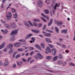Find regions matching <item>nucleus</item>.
Listing matches in <instances>:
<instances>
[{
    "mask_svg": "<svg viewBox=\"0 0 75 75\" xmlns=\"http://www.w3.org/2000/svg\"><path fill=\"white\" fill-rule=\"evenodd\" d=\"M28 54H28V53H26V54H25L26 56H28Z\"/></svg>",
    "mask_w": 75,
    "mask_h": 75,
    "instance_id": "61",
    "label": "nucleus"
},
{
    "mask_svg": "<svg viewBox=\"0 0 75 75\" xmlns=\"http://www.w3.org/2000/svg\"><path fill=\"white\" fill-rule=\"evenodd\" d=\"M38 5L39 7H42V3L41 1H38Z\"/></svg>",
    "mask_w": 75,
    "mask_h": 75,
    "instance_id": "9",
    "label": "nucleus"
},
{
    "mask_svg": "<svg viewBox=\"0 0 75 75\" xmlns=\"http://www.w3.org/2000/svg\"><path fill=\"white\" fill-rule=\"evenodd\" d=\"M58 58V57L57 56L54 57L53 59V61H56V60H57Z\"/></svg>",
    "mask_w": 75,
    "mask_h": 75,
    "instance_id": "19",
    "label": "nucleus"
},
{
    "mask_svg": "<svg viewBox=\"0 0 75 75\" xmlns=\"http://www.w3.org/2000/svg\"><path fill=\"white\" fill-rule=\"evenodd\" d=\"M24 24L26 25V26H27L28 27H30V25L27 24V22H26V21H24Z\"/></svg>",
    "mask_w": 75,
    "mask_h": 75,
    "instance_id": "26",
    "label": "nucleus"
},
{
    "mask_svg": "<svg viewBox=\"0 0 75 75\" xmlns=\"http://www.w3.org/2000/svg\"><path fill=\"white\" fill-rule=\"evenodd\" d=\"M2 65V62L1 61L0 62V65Z\"/></svg>",
    "mask_w": 75,
    "mask_h": 75,
    "instance_id": "60",
    "label": "nucleus"
},
{
    "mask_svg": "<svg viewBox=\"0 0 75 75\" xmlns=\"http://www.w3.org/2000/svg\"><path fill=\"white\" fill-rule=\"evenodd\" d=\"M11 11L12 13H14V12H16V10L13 8L11 9Z\"/></svg>",
    "mask_w": 75,
    "mask_h": 75,
    "instance_id": "43",
    "label": "nucleus"
},
{
    "mask_svg": "<svg viewBox=\"0 0 75 75\" xmlns=\"http://www.w3.org/2000/svg\"><path fill=\"white\" fill-rule=\"evenodd\" d=\"M40 45L42 48H45V45L43 43H41Z\"/></svg>",
    "mask_w": 75,
    "mask_h": 75,
    "instance_id": "23",
    "label": "nucleus"
},
{
    "mask_svg": "<svg viewBox=\"0 0 75 75\" xmlns=\"http://www.w3.org/2000/svg\"><path fill=\"white\" fill-rule=\"evenodd\" d=\"M45 12V14H48L49 13V11H48V10H45L44 11Z\"/></svg>",
    "mask_w": 75,
    "mask_h": 75,
    "instance_id": "27",
    "label": "nucleus"
},
{
    "mask_svg": "<svg viewBox=\"0 0 75 75\" xmlns=\"http://www.w3.org/2000/svg\"><path fill=\"white\" fill-rule=\"evenodd\" d=\"M74 34H75V37L73 39V40H74V41H75V31Z\"/></svg>",
    "mask_w": 75,
    "mask_h": 75,
    "instance_id": "63",
    "label": "nucleus"
},
{
    "mask_svg": "<svg viewBox=\"0 0 75 75\" xmlns=\"http://www.w3.org/2000/svg\"><path fill=\"white\" fill-rule=\"evenodd\" d=\"M37 56H38V58H39V59H42V56H41V55L40 54V53H38L37 54Z\"/></svg>",
    "mask_w": 75,
    "mask_h": 75,
    "instance_id": "13",
    "label": "nucleus"
},
{
    "mask_svg": "<svg viewBox=\"0 0 75 75\" xmlns=\"http://www.w3.org/2000/svg\"><path fill=\"white\" fill-rule=\"evenodd\" d=\"M46 58L47 59L49 60L51 59L52 58V57L50 56H47L46 57Z\"/></svg>",
    "mask_w": 75,
    "mask_h": 75,
    "instance_id": "24",
    "label": "nucleus"
},
{
    "mask_svg": "<svg viewBox=\"0 0 75 75\" xmlns=\"http://www.w3.org/2000/svg\"><path fill=\"white\" fill-rule=\"evenodd\" d=\"M1 23H3V24H4V23H6V22H3V21H2V20H1Z\"/></svg>",
    "mask_w": 75,
    "mask_h": 75,
    "instance_id": "59",
    "label": "nucleus"
},
{
    "mask_svg": "<svg viewBox=\"0 0 75 75\" xmlns=\"http://www.w3.org/2000/svg\"><path fill=\"white\" fill-rule=\"evenodd\" d=\"M34 52H31L30 53V55H32V54H34Z\"/></svg>",
    "mask_w": 75,
    "mask_h": 75,
    "instance_id": "53",
    "label": "nucleus"
},
{
    "mask_svg": "<svg viewBox=\"0 0 75 75\" xmlns=\"http://www.w3.org/2000/svg\"><path fill=\"white\" fill-rule=\"evenodd\" d=\"M13 45L11 44H9L8 46V48H9L11 50L12 48H13Z\"/></svg>",
    "mask_w": 75,
    "mask_h": 75,
    "instance_id": "15",
    "label": "nucleus"
},
{
    "mask_svg": "<svg viewBox=\"0 0 75 75\" xmlns=\"http://www.w3.org/2000/svg\"><path fill=\"white\" fill-rule=\"evenodd\" d=\"M64 63H63V65L64 66V65H66V62H65L64 63Z\"/></svg>",
    "mask_w": 75,
    "mask_h": 75,
    "instance_id": "57",
    "label": "nucleus"
},
{
    "mask_svg": "<svg viewBox=\"0 0 75 75\" xmlns=\"http://www.w3.org/2000/svg\"><path fill=\"white\" fill-rule=\"evenodd\" d=\"M13 50H11L9 51V54H11V53L13 52Z\"/></svg>",
    "mask_w": 75,
    "mask_h": 75,
    "instance_id": "42",
    "label": "nucleus"
},
{
    "mask_svg": "<svg viewBox=\"0 0 75 75\" xmlns=\"http://www.w3.org/2000/svg\"><path fill=\"white\" fill-rule=\"evenodd\" d=\"M4 51H7V49H5L4 50Z\"/></svg>",
    "mask_w": 75,
    "mask_h": 75,
    "instance_id": "64",
    "label": "nucleus"
},
{
    "mask_svg": "<svg viewBox=\"0 0 75 75\" xmlns=\"http://www.w3.org/2000/svg\"><path fill=\"white\" fill-rule=\"evenodd\" d=\"M40 21V20L38 19H35L34 20V21L36 22H39Z\"/></svg>",
    "mask_w": 75,
    "mask_h": 75,
    "instance_id": "31",
    "label": "nucleus"
},
{
    "mask_svg": "<svg viewBox=\"0 0 75 75\" xmlns=\"http://www.w3.org/2000/svg\"><path fill=\"white\" fill-rule=\"evenodd\" d=\"M19 42H25V40L23 39L19 40Z\"/></svg>",
    "mask_w": 75,
    "mask_h": 75,
    "instance_id": "32",
    "label": "nucleus"
},
{
    "mask_svg": "<svg viewBox=\"0 0 75 75\" xmlns=\"http://www.w3.org/2000/svg\"><path fill=\"white\" fill-rule=\"evenodd\" d=\"M17 17V14L16 13L15 14H13V17L15 18H16Z\"/></svg>",
    "mask_w": 75,
    "mask_h": 75,
    "instance_id": "35",
    "label": "nucleus"
},
{
    "mask_svg": "<svg viewBox=\"0 0 75 75\" xmlns=\"http://www.w3.org/2000/svg\"><path fill=\"white\" fill-rule=\"evenodd\" d=\"M33 24L34 26H35V27H37V26L38 25H37V24L36 23H35L34 22H33Z\"/></svg>",
    "mask_w": 75,
    "mask_h": 75,
    "instance_id": "46",
    "label": "nucleus"
},
{
    "mask_svg": "<svg viewBox=\"0 0 75 75\" xmlns=\"http://www.w3.org/2000/svg\"><path fill=\"white\" fill-rule=\"evenodd\" d=\"M11 17V13L10 12H7L6 17L8 19H10Z\"/></svg>",
    "mask_w": 75,
    "mask_h": 75,
    "instance_id": "4",
    "label": "nucleus"
},
{
    "mask_svg": "<svg viewBox=\"0 0 75 75\" xmlns=\"http://www.w3.org/2000/svg\"><path fill=\"white\" fill-rule=\"evenodd\" d=\"M45 53L46 54H48V53H50L51 52V50H50V47H47V49L46 50Z\"/></svg>",
    "mask_w": 75,
    "mask_h": 75,
    "instance_id": "6",
    "label": "nucleus"
},
{
    "mask_svg": "<svg viewBox=\"0 0 75 75\" xmlns=\"http://www.w3.org/2000/svg\"><path fill=\"white\" fill-rule=\"evenodd\" d=\"M5 61L6 62H5L4 63V67H6V66H7V65H8V59H6L5 60Z\"/></svg>",
    "mask_w": 75,
    "mask_h": 75,
    "instance_id": "8",
    "label": "nucleus"
},
{
    "mask_svg": "<svg viewBox=\"0 0 75 75\" xmlns=\"http://www.w3.org/2000/svg\"><path fill=\"white\" fill-rule=\"evenodd\" d=\"M41 18L42 20H43V21H44V22H46V20L45 19L43 18L42 17H41Z\"/></svg>",
    "mask_w": 75,
    "mask_h": 75,
    "instance_id": "44",
    "label": "nucleus"
},
{
    "mask_svg": "<svg viewBox=\"0 0 75 75\" xmlns=\"http://www.w3.org/2000/svg\"><path fill=\"white\" fill-rule=\"evenodd\" d=\"M22 60L23 62H25V61H26L27 60L24 59H22Z\"/></svg>",
    "mask_w": 75,
    "mask_h": 75,
    "instance_id": "52",
    "label": "nucleus"
},
{
    "mask_svg": "<svg viewBox=\"0 0 75 75\" xmlns=\"http://www.w3.org/2000/svg\"><path fill=\"white\" fill-rule=\"evenodd\" d=\"M58 64H61L62 63V62L61 61H58Z\"/></svg>",
    "mask_w": 75,
    "mask_h": 75,
    "instance_id": "41",
    "label": "nucleus"
},
{
    "mask_svg": "<svg viewBox=\"0 0 75 75\" xmlns=\"http://www.w3.org/2000/svg\"><path fill=\"white\" fill-rule=\"evenodd\" d=\"M16 54H17V52H14L13 55V58H14V57H15V56Z\"/></svg>",
    "mask_w": 75,
    "mask_h": 75,
    "instance_id": "39",
    "label": "nucleus"
},
{
    "mask_svg": "<svg viewBox=\"0 0 75 75\" xmlns=\"http://www.w3.org/2000/svg\"><path fill=\"white\" fill-rule=\"evenodd\" d=\"M21 57V55H17L16 57V59H17V58H20V57Z\"/></svg>",
    "mask_w": 75,
    "mask_h": 75,
    "instance_id": "40",
    "label": "nucleus"
},
{
    "mask_svg": "<svg viewBox=\"0 0 75 75\" xmlns=\"http://www.w3.org/2000/svg\"><path fill=\"white\" fill-rule=\"evenodd\" d=\"M18 30H19V29L13 31L11 34V35H16V34H17L18 33Z\"/></svg>",
    "mask_w": 75,
    "mask_h": 75,
    "instance_id": "2",
    "label": "nucleus"
},
{
    "mask_svg": "<svg viewBox=\"0 0 75 75\" xmlns=\"http://www.w3.org/2000/svg\"><path fill=\"white\" fill-rule=\"evenodd\" d=\"M31 59V58L30 57L28 59V62H29V61H30Z\"/></svg>",
    "mask_w": 75,
    "mask_h": 75,
    "instance_id": "50",
    "label": "nucleus"
},
{
    "mask_svg": "<svg viewBox=\"0 0 75 75\" xmlns=\"http://www.w3.org/2000/svg\"><path fill=\"white\" fill-rule=\"evenodd\" d=\"M62 47L63 48H65L66 47L64 45H62Z\"/></svg>",
    "mask_w": 75,
    "mask_h": 75,
    "instance_id": "51",
    "label": "nucleus"
},
{
    "mask_svg": "<svg viewBox=\"0 0 75 75\" xmlns=\"http://www.w3.org/2000/svg\"><path fill=\"white\" fill-rule=\"evenodd\" d=\"M14 40V37H12L11 38V41H13V40Z\"/></svg>",
    "mask_w": 75,
    "mask_h": 75,
    "instance_id": "54",
    "label": "nucleus"
},
{
    "mask_svg": "<svg viewBox=\"0 0 75 75\" xmlns=\"http://www.w3.org/2000/svg\"><path fill=\"white\" fill-rule=\"evenodd\" d=\"M42 25V24L41 23H39L38 26V27H41Z\"/></svg>",
    "mask_w": 75,
    "mask_h": 75,
    "instance_id": "48",
    "label": "nucleus"
},
{
    "mask_svg": "<svg viewBox=\"0 0 75 75\" xmlns=\"http://www.w3.org/2000/svg\"><path fill=\"white\" fill-rule=\"evenodd\" d=\"M35 47H36L40 51H41V47H40L38 45H35Z\"/></svg>",
    "mask_w": 75,
    "mask_h": 75,
    "instance_id": "17",
    "label": "nucleus"
},
{
    "mask_svg": "<svg viewBox=\"0 0 75 75\" xmlns=\"http://www.w3.org/2000/svg\"><path fill=\"white\" fill-rule=\"evenodd\" d=\"M23 50L24 49L21 48L18 49V51H23Z\"/></svg>",
    "mask_w": 75,
    "mask_h": 75,
    "instance_id": "38",
    "label": "nucleus"
},
{
    "mask_svg": "<svg viewBox=\"0 0 75 75\" xmlns=\"http://www.w3.org/2000/svg\"><path fill=\"white\" fill-rule=\"evenodd\" d=\"M49 45L50 46V48H54V46H53L51 45Z\"/></svg>",
    "mask_w": 75,
    "mask_h": 75,
    "instance_id": "49",
    "label": "nucleus"
},
{
    "mask_svg": "<svg viewBox=\"0 0 75 75\" xmlns=\"http://www.w3.org/2000/svg\"><path fill=\"white\" fill-rule=\"evenodd\" d=\"M51 39H50V38H46L45 39V40L47 42H48V43H50V42H51V43L52 42H51V41H50Z\"/></svg>",
    "mask_w": 75,
    "mask_h": 75,
    "instance_id": "14",
    "label": "nucleus"
},
{
    "mask_svg": "<svg viewBox=\"0 0 75 75\" xmlns=\"http://www.w3.org/2000/svg\"><path fill=\"white\" fill-rule=\"evenodd\" d=\"M16 67V65L15 64H14L13 66V68H15V67Z\"/></svg>",
    "mask_w": 75,
    "mask_h": 75,
    "instance_id": "55",
    "label": "nucleus"
},
{
    "mask_svg": "<svg viewBox=\"0 0 75 75\" xmlns=\"http://www.w3.org/2000/svg\"><path fill=\"white\" fill-rule=\"evenodd\" d=\"M41 15L42 16V17H45V18H47V20H49V18L48 17H47L46 16H45V15H44V14L43 13H42L41 14Z\"/></svg>",
    "mask_w": 75,
    "mask_h": 75,
    "instance_id": "21",
    "label": "nucleus"
},
{
    "mask_svg": "<svg viewBox=\"0 0 75 75\" xmlns=\"http://www.w3.org/2000/svg\"><path fill=\"white\" fill-rule=\"evenodd\" d=\"M14 45L16 47H19L21 45V43L20 42H17L14 44Z\"/></svg>",
    "mask_w": 75,
    "mask_h": 75,
    "instance_id": "5",
    "label": "nucleus"
},
{
    "mask_svg": "<svg viewBox=\"0 0 75 75\" xmlns=\"http://www.w3.org/2000/svg\"><path fill=\"white\" fill-rule=\"evenodd\" d=\"M56 31L57 33H58L59 32V29L57 27H55Z\"/></svg>",
    "mask_w": 75,
    "mask_h": 75,
    "instance_id": "34",
    "label": "nucleus"
},
{
    "mask_svg": "<svg viewBox=\"0 0 75 75\" xmlns=\"http://www.w3.org/2000/svg\"><path fill=\"white\" fill-rule=\"evenodd\" d=\"M62 33H65V34H66V30H63L62 31Z\"/></svg>",
    "mask_w": 75,
    "mask_h": 75,
    "instance_id": "37",
    "label": "nucleus"
},
{
    "mask_svg": "<svg viewBox=\"0 0 75 75\" xmlns=\"http://www.w3.org/2000/svg\"><path fill=\"white\" fill-rule=\"evenodd\" d=\"M33 35V34H29L28 35H27L26 38V39H27L28 38H30L31 36Z\"/></svg>",
    "mask_w": 75,
    "mask_h": 75,
    "instance_id": "20",
    "label": "nucleus"
},
{
    "mask_svg": "<svg viewBox=\"0 0 75 75\" xmlns=\"http://www.w3.org/2000/svg\"><path fill=\"white\" fill-rule=\"evenodd\" d=\"M59 7V5H58V4L57 3H56L55 5L54 6V10H56L57 9V7Z\"/></svg>",
    "mask_w": 75,
    "mask_h": 75,
    "instance_id": "22",
    "label": "nucleus"
},
{
    "mask_svg": "<svg viewBox=\"0 0 75 75\" xmlns=\"http://www.w3.org/2000/svg\"><path fill=\"white\" fill-rule=\"evenodd\" d=\"M5 26L8 28H10L11 27L12 28H16V25L14 23H12L11 24L10 26L8 25V24H6V25H5Z\"/></svg>",
    "mask_w": 75,
    "mask_h": 75,
    "instance_id": "1",
    "label": "nucleus"
},
{
    "mask_svg": "<svg viewBox=\"0 0 75 75\" xmlns=\"http://www.w3.org/2000/svg\"><path fill=\"white\" fill-rule=\"evenodd\" d=\"M29 50H30V51H33V50H34V47H29Z\"/></svg>",
    "mask_w": 75,
    "mask_h": 75,
    "instance_id": "30",
    "label": "nucleus"
},
{
    "mask_svg": "<svg viewBox=\"0 0 75 75\" xmlns=\"http://www.w3.org/2000/svg\"><path fill=\"white\" fill-rule=\"evenodd\" d=\"M59 59H62V58H63V57H62V55L60 54L59 56Z\"/></svg>",
    "mask_w": 75,
    "mask_h": 75,
    "instance_id": "28",
    "label": "nucleus"
},
{
    "mask_svg": "<svg viewBox=\"0 0 75 75\" xmlns=\"http://www.w3.org/2000/svg\"><path fill=\"white\" fill-rule=\"evenodd\" d=\"M53 20L52 19H51L50 21V22L48 24V26H50L51 24H52V23Z\"/></svg>",
    "mask_w": 75,
    "mask_h": 75,
    "instance_id": "18",
    "label": "nucleus"
},
{
    "mask_svg": "<svg viewBox=\"0 0 75 75\" xmlns=\"http://www.w3.org/2000/svg\"><path fill=\"white\" fill-rule=\"evenodd\" d=\"M69 51L66 50V53H69Z\"/></svg>",
    "mask_w": 75,
    "mask_h": 75,
    "instance_id": "56",
    "label": "nucleus"
},
{
    "mask_svg": "<svg viewBox=\"0 0 75 75\" xmlns=\"http://www.w3.org/2000/svg\"><path fill=\"white\" fill-rule=\"evenodd\" d=\"M69 65L70 66H73V67H75V64L72 62L69 63Z\"/></svg>",
    "mask_w": 75,
    "mask_h": 75,
    "instance_id": "25",
    "label": "nucleus"
},
{
    "mask_svg": "<svg viewBox=\"0 0 75 75\" xmlns=\"http://www.w3.org/2000/svg\"><path fill=\"white\" fill-rule=\"evenodd\" d=\"M32 40L33 41V42H34L35 41V38H32Z\"/></svg>",
    "mask_w": 75,
    "mask_h": 75,
    "instance_id": "45",
    "label": "nucleus"
},
{
    "mask_svg": "<svg viewBox=\"0 0 75 75\" xmlns=\"http://www.w3.org/2000/svg\"><path fill=\"white\" fill-rule=\"evenodd\" d=\"M54 22L55 24H57L58 25H62V24H63L62 22L61 21L59 22V21H56V20H54Z\"/></svg>",
    "mask_w": 75,
    "mask_h": 75,
    "instance_id": "3",
    "label": "nucleus"
},
{
    "mask_svg": "<svg viewBox=\"0 0 75 75\" xmlns=\"http://www.w3.org/2000/svg\"><path fill=\"white\" fill-rule=\"evenodd\" d=\"M43 33H44V35L46 37H51V34L50 33H47L43 31Z\"/></svg>",
    "mask_w": 75,
    "mask_h": 75,
    "instance_id": "7",
    "label": "nucleus"
},
{
    "mask_svg": "<svg viewBox=\"0 0 75 75\" xmlns=\"http://www.w3.org/2000/svg\"><path fill=\"white\" fill-rule=\"evenodd\" d=\"M45 28H46V25H45L42 28L43 30H45Z\"/></svg>",
    "mask_w": 75,
    "mask_h": 75,
    "instance_id": "47",
    "label": "nucleus"
},
{
    "mask_svg": "<svg viewBox=\"0 0 75 75\" xmlns=\"http://www.w3.org/2000/svg\"><path fill=\"white\" fill-rule=\"evenodd\" d=\"M4 45H5V43H3L0 46V50L3 48L4 47Z\"/></svg>",
    "mask_w": 75,
    "mask_h": 75,
    "instance_id": "11",
    "label": "nucleus"
},
{
    "mask_svg": "<svg viewBox=\"0 0 75 75\" xmlns=\"http://www.w3.org/2000/svg\"><path fill=\"white\" fill-rule=\"evenodd\" d=\"M4 7V5H3V4H2L1 5V8H3Z\"/></svg>",
    "mask_w": 75,
    "mask_h": 75,
    "instance_id": "62",
    "label": "nucleus"
},
{
    "mask_svg": "<svg viewBox=\"0 0 75 75\" xmlns=\"http://www.w3.org/2000/svg\"><path fill=\"white\" fill-rule=\"evenodd\" d=\"M46 31L47 32H49V33H53V31H52L48 30H47Z\"/></svg>",
    "mask_w": 75,
    "mask_h": 75,
    "instance_id": "33",
    "label": "nucleus"
},
{
    "mask_svg": "<svg viewBox=\"0 0 75 75\" xmlns=\"http://www.w3.org/2000/svg\"><path fill=\"white\" fill-rule=\"evenodd\" d=\"M1 31L2 33H4V34H7V33L8 31L7 29H5L4 31L3 30H1Z\"/></svg>",
    "mask_w": 75,
    "mask_h": 75,
    "instance_id": "12",
    "label": "nucleus"
},
{
    "mask_svg": "<svg viewBox=\"0 0 75 75\" xmlns=\"http://www.w3.org/2000/svg\"><path fill=\"white\" fill-rule=\"evenodd\" d=\"M32 31H33V32H34V33H38L40 32V31L38 30H37L34 29H32Z\"/></svg>",
    "mask_w": 75,
    "mask_h": 75,
    "instance_id": "16",
    "label": "nucleus"
},
{
    "mask_svg": "<svg viewBox=\"0 0 75 75\" xmlns=\"http://www.w3.org/2000/svg\"><path fill=\"white\" fill-rule=\"evenodd\" d=\"M17 63L18 65H19V66H20V65H21V64H23V62H19V63H18V62H17Z\"/></svg>",
    "mask_w": 75,
    "mask_h": 75,
    "instance_id": "29",
    "label": "nucleus"
},
{
    "mask_svg": "<svg viewBox=\"0 0 75 75\" xmlns=\"http://www.w3.org/2000/svg\"><path fill=\"white\" fill-rule=\"evenodd\" d=\"M28 22L29 24L30 25L32 26H33V24L30 21H28Z\"/></svg>",
    "mask_w": 75,
    "mask_h": 75,
    "instance_id": "36",
    "label": "nucleus"
},
{
    "mask_svg": "<svg viewBox=\"0 0 75 75\" xmlns=\"http://www.w3.org/2000/svg\"><path fill=\"white\" fill-rule=\"evenodd\" d=\"M56 50L55 49H53L52 50V54L53 55H55L56 54Z\"/></svg>",
    "mask_w": 75,
    "mask_h": 75,
    "instance_id": "10",
    "label": "nucleus"
},
{
    "mask_svg": "<svg viewBox=\"0 0 75 75\" xmlns=\"http://www.w3.org/2000/svg\"><path fill=\"white\" fill-rule=\"evenodd\" d=\"M59 41H62V40H63L62 39V38H60V39H59Z\"/></svg>",
    "mask_w": 75,
    "mask_h": 75,
    "instance_id": "58",
    "label": "nucleus"
}]
</instances>
